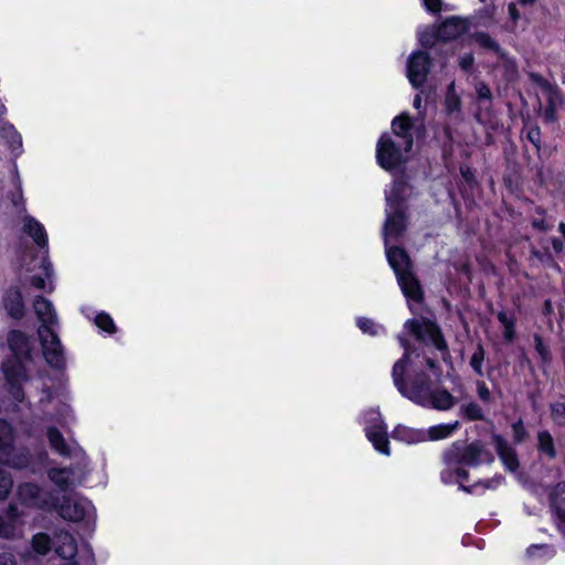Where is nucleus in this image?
<instances>
[{
    "mask_svg": "<svg viewBox=\"0 0 565 565\" xmlns=\"http://www.w3.org/2000/svg\"><path fill=\"white\" fill-rule=\"evenodd\" d=\"M398 341L405 352L392 369V377L397 391L423 407L441 412L451 409L457 404V398L446 388L433 390L431 379L425 372V369H428L439 377L440 371L436 362L430 358H420L411 349L403 335L398 337Z\"/></svg>",
    "mask_w": 565,
    "mask_h": 565,
    "instance_id": "1",
    "label": "nucleus"
},
{
    "mask_svg": "<svg viewBox=\"0 0 565 565\" xmlns=\"http://www.w3.org/2000/svg\"><path fill=\"white\" fill-rule=\"evenodd\" d=\"M490 461H492V457L482 444L471 443L465 445L454 443L443 454L444 469L440 472L441 481L446 484L458 482L459 488L467 493H481L487 489H497L504 480L501 476L476 482L469 487L463 484L469 475L465 469L466 466L477 467L482 462Z\"/></svg>",
    "mask_w": 565,
    "mask_h": 565,
    "instance_id": "2",
    "label": "nucleus"
},
{
    "mask_svg": "<svg viewBox=\"0 0 565 565\" xmlns=\"http://www.w3.org/2000/svg\"><path fill=\"white\" fill-rule=\"evenodd\" d=\"M33 310L41 323L38 329V334L46 362L52 367H64V349L57 333L60 329V320L53 303L50 300L38 296L33 300Z\"/></svg>",
    "mask_w": 565,
    "mask_h": 565,
    "instance_id": "3",
    "label": "nucleus"
},
{
    "mask_svg": "<svg viewBox=\"0 0 565 565\" xmlns=\"http://www.w3.org/2000/svg\"><path fill=\"white\" fill-rule=\"evenodd\" d=\"M8 345L14 358L2 364V371L11 386L10 390L13 398L22 401L23 394L20 384L25 377V371L21 362V356L29 352V341L23 332L13 330L8 334Z\"/></svg>",
    "mask_w": 565,
    "mask_h": 565,
    "instance_id": "4",
    "label": "nucleus"
},
{
    "mask_svg": "<svg viewBox=\"0 0 565 565\" xmlns=\"http://www.w3.org/2000/svg\"><path fill=\"white\" fill-rule=\"evenodd\" d=\"M406 184L402 181H395L390 191L386 192V221L383 228L385 245L390 239L398 238L406 228L404 210L401 205L403 192Z\"/></svg>",
    "mask_w": 565,
    "mask_h": 565,
    "instance_id": "5",
    "label": "nucleus"
},
{
    "mask_svg": "<svg viewBox=\"0 0 565 565\" xmlns=\"http://www.w3.org/2000/svg\"><path fill=\"white\" fill-rule=\"evenodd\" d=\"M404 330L416 340L433 344L437 350L448 355V345L437 324L428 319H411L404 323Z\"/></svg>",
    "mask_w": 565,
    "mask_h": 565,
    "instance_id": "6",
    "label": "nucleus"
},
{
    "mask_svg": "<svg viewBox=\"0 0 565 565\" xmlns=\"http://www.w3.org/2000/svg\"><path fill=\"white\" fill-rule=\"evenodd\" d=\"M57 513L66 521L79 522V521H92L95 519V508L90 501L78 494L64 497L61 503L56 502Z\"/></svg>",
    "mask_w": 565,
    "mask_h": 565,
    "instance_id": "7",
    "label": "nucleus"
},
{
    "mask_svg": "<svg viewBox=\"0 0 565 565\" xmlns=\"http://www.w3.org/2000/svg\"><path fill=\"white\" fill-rule=\"evenodd\" d=\"M408 152L388 135H382L376 148L377 163L387 171L399 168L408 159Z\"/></svg>",
    "mask_w": 565,
    "mask_h": 565,
    "instance_id": "8",
    "label": "nucleus"
},
{
    "mask_svg": "<svg viewBox=\"0 0 565 565\" xmlns=\"http://www.w3.org/2000/svg\"><path fill=\"white\" fill-rule=\"evenodd\" d=\"M365 434L374 448L386 456H390V444L387 429L377 409H370L364 414Z\"/></svg>",
    "mask_w": 565,
    "mask_h": 565,
    "instance_id": "9",
    "label": "nucleus"
},
{
    "mask_svg": "<svg viewBox=\"0 0 565 565\" xmlns=\"http://www.w3.org/2000/svg\"><path fill=\"white\" fill-rule=\"evenodd\" d=\"M12 428L4 422L0 420V462L13 468H23L29 462L28 454L17 451L12 446Z\"/></svg>",
    "mask_w": 565,
    "mask_h": 565,
    "instance_id": "10",
    "label": "nucleus"
},
{
    "mask_svg": "<svg viewBox=\"0 0 565 565\" xmlns=\"http://www.w3.org/2000/svg\"><path fill=\"white\" fill-rule=\"evenodd\" d=\"M18 497L22 504L41 510L56 508V498L51 491H46L33 483H23L18 488Z\"/></svg>",
    "mask_w": 565,
    "mask_h": 565,
    "instance_id": "11",
    "label": "nucleus"
},
{
    "mask_svg": "<svg viewBox=\"0 0 565 565\" xmlns=\"http://www.w3.org/2000/svg\"><path fill=\"white\" fill-rule=\"evenodd\" d=\"M24 521L23 514L13 505L0 514V539L18 540L23 536Z\"/></svg>",
    "mask_w": 565,
    "mask_h": 565,
    "instance_id": "12",
    "label": "nucleus"
},
{
    "mask_svg": "<svg viewBox=\"0 0 565 565\" xmlns=\"http://www.w3.org/2000/svg\"><path fill=\"white\" fill-rule=\"evenodd\" d=\"M430 57L427 53L417 51L411 54L407 62V78L413 87H420L427 78Z\"/></svg>",
    "mask_w": 565,
    "mask_h": 565,
    "instance_id": "13",
    "label": "nucleus"
},
{
    "mask_svg": "<svg viewBox=\"0 0 565 565\" xmlns=\"http://www.w3.org/2000/svg\"><path fill=\"white\" fill-rule=\"evenodd\" d=\"M46 435L51 447L61 456L86 460L83 449L77 445H67L62 434L55 427H49Z\"/></svg>",
    "mask_w": 565,
    "mask_h": 565,
    "instance_id": "14",
    "label": "nucleus"
},
{
    "mask_svg": "<svg viewBox=\"0 0 565 565\" xmlns=\"http://www.w3.org/2000/svg\"><path fill=\"white\" fill-rule=\"evenodd\" d=\"M411 128L412 120L407 115H401L392 121V130L396 137L395 141L399 142L406 151H411L413 148Z\"/></svg>",
    "mask_w": 565,
    "mask_h": 565,
    "instance_id": "15",
    "label": "nucleus"
},
{
    "mask_svg": "<svg viewBox=\"0 0 565 565\" xmlns=\"http://www.w3.org/2000/svg\"><path fill=\"white\" fill-rule=\"evenodd\" d=\"M3 308L13 319H21L24 316V302L21 291L18 288H9L2 297Z\"/></svg>",
    "mask_w": 565,
    "mask_h": 565,
    "instance_id": "16",
    "label": "nucleus"
},
{
    "mask_svg": "<svg viewBox=\"0 0 565 565\" xmlns=\"http://www.w3.org/2000/svg\"><path fill=\"white\" fill-rule=\"evenodd\" d=\"M497 452L503 465L510 471L519 468V459L515 450L499 435L492 437Z\"/></svg>",
    "mask_w": 565,
    "mask_h": 565,
    "instance_id": "17",
    "label": "nucleus"
},
{
    "mask_svg": "<svg viewBox=\"0 0 565 565\" xmlns=\"http://www.w3.org/2000/svg\"><path fill=\"white\" fill-rule=\"evenodd\" d=\"M23 232L28 234L40 248L47 249L46 231L43 224L33 216L25 215L23 217Z\"/></svg>",
    "mask_w": 565,
    "mask_h": 565,
    "instance_id": "18",
    "label": "nucleus"
},
{
    "mask_svg": "<svg viewBox=\"0 0 565 565\" xmlns=\"http://www.w3.org/2000/svg\"><path fill=\"white\" fill-rule=\"evenodd\" d=\"M47 253V250H45ZM40 268L42 269V274L33 275L31 277V285L36 289L45 290L47 292H52L54 289L53 286V268L52 264L49 262L46 254L42 256Z\"/></svg>",
    "mask_w": 565,
    "mask_h": 565,
    "instance_id": "19",
    "label": "nucleus"
},
{
    "mask_svg": "<svg viewBox=\"0 0 565 565\" xmlns=\"http://www.w3.org/2000/svg\"><path fill=\"white\" fill-rule=\"evenodd\" d=\"M396 277L405 297L415 302H419L423 297V291L418 280L415 278L412 270L406 271Z\"/></svg>",
    "mask_w": 565,
    "mask_h": 565,
    "instance_id": "20",
    "label": "nucleus"
},
{
    "mask_svg": "<svg viewBox=\"0 0 565 565\" xmlns=\"http://www.w3.org/2000/svg\"><path fill=\"white\" fill-rule=\"evenodd\" d=\"M386 257L396 276L411 270L409 257L403 248L386 245Z\"/></svg>",
    "mask_w": 565,
    "mask_h": 565,
    "instance_id": "21",
    "label": "nucleus"
},
{
    "mask_svg": "<svg viewBox=\"0 0 565 565\" xmlns=\"http://www.w3.org/2000/svg\"><path fill=\"white\" fill-rule=\"evenodd\" d=\"M56 553L65 559L73 558L77 553V544L68 532L56 533Z\"/></svg>",
    "mask_w": 565,
    "mask_h": 565,
    "instance_id": "22",
    "label": "nucleus"
},
{
    "mask_svg": "<svg viewBox=\"0 0 565 565\" xmlns=\"http://www.w3.org/2000/svg\"><path fill=\"white\" fill-rule=\"evenodd\" d=\"M394 439L407 443L417 444L427 440L425 430L409 428L407 426L398 425L392 434Z\"/></svg>",
    "mask_w": 565,
    "mask_h": 565,
    "instance_id": "23",
    "label": "nucleus"
},
{
    "mask_svg": "<svg viewBox=\"0 0 565 565\" xmlns=\"http://www.w3.org/2000/svg\"><path fill=\"white\" fill-rule=\"evenodd\" d=\"M463 24L456 18L448 19L438 29L436 36L444 41L455 39L463 32Z\"/></svg>",
    "mask_w": 565,
    "mask_h": 565,
    "instance_id": "24",
    "label": "nucleus"
},
{
    "mask_svg": "<svg viewBox=\"0 0 565 565\" xmlns=\"http://www.w3.org/2000/svg\"><path fill=\"white\" fill-rule=\"evenodd\" d=\"M47 476L50 480L61 489H67L72 483L74 471L70 468H52Z\"/></svg>",
    "mask_w": 565,
    "mask_h": 565,
    "instance_id": "25",
    "label": "nucleus"
},
{
    "mask_svg": "<svg viewBox=\"0 0 565 565\" xmlns=\"http://www.w3.org/2000/svg\"><path fill=\"white\" fill-rule=\"evenodd\" d=\"M458 422L452 424H439L431 426L428 430H425L427 440H440L445 439L452 435V433L458 428Z\"/></svg>",
    "mask_w": 565,
    "mask_h": 565,
    "instance_id": "26",
    "label": "nucleus"
},
{
    "mask_svg": "<svg viewBox=\"0 0 565 565\" xmlns=\"http://www.w3.org/2000/svg\"><path fill=\"white\" fill-rule=\"evenodd\" d=\"M552 504L555 508L559 521L565 524V481L554 488Z\"/></svg>",
    "mask_w": 565,
    "mask_h": 565,
    "instance_id": "27",
    "label": "nucleus"
},
{
    "mask_svg": "<svg viewBox=\"0 0 565 565\" xmlns=\"http://www.w3.org/2000/svg\"><path fill=\"white\" fill-rule=\"evenodd\" d=\"M537 449L540 452L547 456L550 459L556 457V449L554 438L547 430L539 431L537 434Z\"/></svg>",
    "mask_w": 565,
    "mask_h": 565,
    "instance_id": "28",
    "label": "nucleus"
},
{
    "mask_svg": "<svg viewBox=\"0 0 565 565\" xmlns=\"http://www.w3.org/2000/svg\"><path fill=\"white\" fill-rule=\"evenodd\" d=\"M0 135L12 150H18L22 146L21 136L19 132L14 129L12 125L4 124L0 129Z\"/></svg>",
    "mask_w": 565,
    "mask_h": 565,
    "instance_id": "29",
    "label": "nucleus"
},
{
    "mask_svg": "<svg viewBox=\"0 0 565 565\" xmlns=\"http://www.w3.org/2000/svg\"><path fill=\"white\" fill-rule=\"evenodd\" d=\"M498 320L503 326V335L504 339L509 342H511L515 337L514 331V319L512 317H509L504 311H500L497 315Z\"/></svg>",
    "mask_w": 565,
    "mask_h": 565,
    "instance_id": "30",
    "label": "nucleus"
},
{
    "mask_svg": "<svg viewBox=\"0 0 565 565\" xmlns=\"http://www.w3.org/2000/svg\"><path fill=\"white\" fill-rule=\"evenodd\" d=\"M32 547L38 554H46L51 548V540L45 533H38L32 537Z\"/></svg>",
    "mask_w": 565,
    "mask_h": 565,
    "instance_id": "31",
    "label": "nucleus"
},
{
    "mask_svg": "<svg viewBox=\"0 0 565 565\" xmlns=\"http://www.w3.org/2000/svg\"><path fill=\"white\" fill-rule=\"evenodd\" d=\"M484 350L481 344L477 345L476 351L471 355L470 359V366L476 372L477 375L482 376L483 375V361H484Z\"/></svg>",
    "mask_w": 565,
    "mask_h": 565,
    "instance_id": "32",
    "label": "nucleus"
},
{
    "mask_svg": "<svg viewBox=\"0 0 565 565\" xmlns=\"http://www.w3.org/2000/svg\"><path fill=\"white\" fill-rule=\"evenodd\" d=\"M475 40L480 46H482L484 49L492 50V51L497 52L499 55H502L498 43L489 34L477 33L475 35Z\"/></svg>",
    "mask_w": 565,
    "mask_h": 565,
    "instance_id": "33",
    "label": "nucleus"
},
{
    "mask_svg": "<svg viewBox=\"0 0 565 565\" xmlns=\"http://www.w3.org/2000/svg\"><path fill=\"white\" fill-rule=\"evenodd\" d=\"M95 324L99 329H102V330H104V331H106L108 333H113L116 330V327H115V323H114L111 317L109 315H107V313H104V312L98 313L95 317Z\"/></svg>",
    "mask_w": 565,
    "mask_h": 565,
    "instance_id": "34",
    "label": "nucleus"
},
{
    "mask_svg": "<svg viewBox=\"0 0 565 565\" xmlns=\"http://www.w3.org/2000/svg\"><path fill=\"white\" fill-rule=\"evenodd\" d=\"M356 324L364 333H369L371 335H376L383 330L381 326L367 318H359L356 320Z\"/></svg>",
    "mask_w": 565,
    "mask_h": 565,
    "instance_id": "35",
    "label": "nucleus"
},
{
    "mask_svg": "<svg viewBox=\"0 0 565 565\" xmlns=\"http://www.w3.org/2000/svg\"><path fill=\"white\" fill-rule=\"evenodd\" d=\"M552 419L561 426L565 425V402H557L551 405Z\"/></svg>",
    "mask_w": 565,
    "mask_h": 565,
    "instance_id": "36",
    "label": "nucleus"
},
{
    "mask_svg": "<svg viewBox=\"0 0 565 565\" xmlns=\"http://www.w3.org/2000/svg\"><path fill=\"white\" fill-rule=\"evenodd\" d=\"M463 415L470 420L482 419L483 413L481 407L476 403H469L462 406Z\"/></svg>",
    "mask_w": 565,
    "mask_h": 565,
    "instance_id": "37",
    "label": "nucleus"
},
{
    "mask_svg": "<svg viewBox=\"0 0 565 565\" xmlns=\"http://www.w3.org/2000/svg\"><path fill=\"white\" fill-rule=\"evenodd\" d=\"M12 484L13 482L11 477L0 469V500H4L8 497Z\"/></svg>",
    "mask_w": 565,
    "mask_h": 565,
    "instance_id": "38",
    "label": "nucleus"
},
{
    "mask_svg": "<svg viewBox=\"0 0 565 565\" xmlns=\"http://www.w3.org/2000/svg\"><path fill=\"white\" fill-rule=\"evenodd\" d=\"M534 344L535 350L539 353L543 363H547L551 360V353L548 349L544 345L543 340L540 334H534Z\"/></svg>",
    "mask_w": 565,
    "mask_h": 565,
    "instance_id": "39",
    "label": "nucleus"
},
{
    "mask_svg": "<svg viewBox=\"0 0 565 565\" xmlns=\"http://www.w3.org/2000/svg\"><path fill=\"white\" fill-rule=\"evenodd\" d=\"M548 94L550 106L545 109L544 116L546 120L553 121L555 119V100L557 99L556 93L552 89V87H546Z\"/></svg>",
    "mask_w": 565,
    "mask_h": 565,
    "instance_id": "40",
    "label": "nucleus"
},
{
    "mask_svg": "<svg viewBox=\"0 0 565 565\" xmlns=\"http://www.w3.org/2000/svg\"><path fill=\"white\" fill-rule=\"evenodd\" d=\"M14 181H15L17 191L14 193H12L11 201H12L13 205L23 207L24 201H23V194H22V186H21V180H20L18 172H15Z\"/></svg>",
    "mask_w": 565,
    "mask_h": 565,
    "instance_id": "41",
    "label": "nucleus"
},
{
    "mask_svg": "<svg viewBox=\"0 0 565 565\" xmlns=\"http://www.w3.org/2000/svg\"><path fill=\"white\" fill-rule=\"evenodd\" d=\"M513 437L516 443H522L527 437V431L524 427L522 419H519L512 425Z\"/></svg>",
    "mask_w": 565,
    "mask_h": 565,
    "instance_id": "42",
    "label": "nucleus"
},
{
    "mask_svg": "<svg viewBox=\"0 0 565 565\" xmlns=\"http://www.w3.org/2000/svg\"><path fill=\"white\" fill-rule=\"evenodd\" d=\"M445 103L448 113H455L460 110L461 100L456 93H451V95H446Z\"/></svg>",
    "mask_w": 565,
    "mask_h": 565,
    "instance_id": "43",
    "label": "nucleus"
},
{
    "mask_svg": "<svg viewBox=\"0 0 565 565\" xmlns=\"http://www.w3.org/2000/svg\"><path fill=\"white\" fill-rule=\"evenodd\" d=\"M476 93H477V96L479 99H486V100L492 99V93H491L490 87L482 82L477 83Z\"/></svg>",
    "mask_w": 565,
    "mask_h": 565,
    "instance_id": "44",
    "label": "nucleus"
},
{
    "mask_svg": "<svg viewBox=\"0 0 565 565\" xmlns=\"http://www.w3.org/2000/svg\"><path fill=\"white\" fill-rule=\"evenodd\" d=\"M477 393H478L479 398L482 402H490L491 393L484 382H482V381L477 382Z\"/></svg>",
    "mask_w": 565,
    "mask_h": 565,
    "instance_id": "45",
    "label": "nucleus"
},
{
    "mask_svg": "<svg viewBox=\"0 0 565 565\" xmlns=\"http://www.w3.org/2000/svg\"><path fill=\"white\" fill-rule=\"evenodd\" d=\"M527 139L535 146L536 149L540 148L541 142V131L537 127H532L527 131Z\"/></svg>",
    "mask_w": 565,
    "mask_h": 565,
    "instance_id": "46",
    "label": "nucleus"
},
{
    "mask_svg": "<svg viewBox=\"0 0 565 565\" xmlns=\"http://www.w3.org/2000/svg\"><path fill=\"white\" fill-rule=\"evenodd\" d=\"M0 565H17V558L12 553H0Z\"/></svg>",
    "mask_w": 565,
    "mask_h": 565,
    "instance_id": "47",
    "label": "nucleus"
},
{
    "mask_svg": "<svg viewBox=\"0 0 565 565\" xmlns=\"http://www.w3.org/2000/svg\"><path fill=\"white\" fill-rule=\"evenodd\" d=\"M473 62H475L473 56L471 54H466V55L460 57L459 66L463 71H468V70H470L472 67Z\"/></svg>",
    "mask_w": 565,
    "mask_h": 565,
    "instance_id": "48",
    "label": "nucleus"
},
{
    "mask_svg": "<svg viewBox=\"0 0 565 565\" xmlns=\"http://www.w3.org/2000/svg\"><path fill=\"white\" fill-rule=\"evenodd\" d=\"M427 10L437 12L440 10V0H423Z\"/></svg>",
    "mask_w": 565,
    "mask_h": 565,
    "instance_id": "49",
    "label": "nucleus"
},
{
    "mask_svg": "<svg viewBox=\"0 0 565 565\" xmlns=\"http://www.w3.org/2000/svg\"><path fill=\"white\" fill-rule=\"evenodd\" d=\"M532 224L533 227L542 232H545L551 227L543 218H535Z\"/></svg>",
    "mask_w": 565,
    "mask_h": 565,
    "instance_id": "50",
    "label": "nucleus"
},
{
    "mask_svg": "<svg viewBox=\"0 0 565 565\" xmlns=\"http://www.w3.org/2000/svg\"><path fill=\"white\" fill-rule=\"evenodd\" d=\"M509 15L513 21H516L520 18L519 11L514 3H510L508 7Z\"/></svg>",
    "mask_w": 565,
    "mask_h": 565,
    "instance_id": "51",
    "label": "nucleus"
},
{
    "mask_svg": "<svg viewBox=\"0 0 565 565\" xmlns=\"http://www.w3.org/2000/svg\"><path fill=\"white\" fill-rule=\"evenodd\" d=\"M413 106L417 109V110H420L422 108V96L419 94H417L414 98V102H413Z\"/></svg>",
    "mask_w": 565,
    "mask_h": 565,
    "instance_id": "52",
    "label": "nucleus"
},
{
    "mask_svg": "<svg viewBox=\"0 0 565 565\" xmlns=\"http://www.w3.org/2000/svg\"><path fill=\"white\" fill-rule=\"evenodd\" d=\"M419 42L425 46L431 45V42L429 41L428 36H426L425 33L419 34Z\"/></svg>",
    "mask_w": 565,
    "mask_h": 565,
    "instance_id": "53",
    "label": "nucleus"
},
{
    "mask_svg": "<svg viewBox=\"0 0 565 565\" xmlns=\"http://www.w3.org/2000/svg\"><path fill=\"white\" fill-rule=\"evenodd\" d=\"M451 93H456L455 92V83L454 82L449 85L448 90H447V95H451Z\"/></svg>",
    "mask_w": 565,
    "mask_h": 565,
    "instance_id": "54",
    "label": "nucleus"
},
{
    "mask_svg": "<svg viewBox=\"0 0 565 565\" xmlns=\"http://www.w3.org/2000/svg\"><path fill=\"white\" fill-rule=\"evenodd\" d=\"M559 231H561V233H562V234L564 235V237H565V224H564V223H561V224H559Z\"/></svg>",
    "mask_w": 565,
    "mask_h": 565,
    "instance_id": "55",
    "label": "nucleus"
},
{
    "mask_svg": "<svg viewBox=\"0 0 565 565\" xmlns=\"http://www.w3.org/2000/svg\"><path fill=\"white\" fill-rule=\"evenodd\" d=\"M553 245H554V248H555V249H561V243H559L558 241H556V239H555V241L553 242Z\"/></svg>",
    "mask_w": 565,
    "mask_h": 565,
    "instance_id": "56",
    "label": "nucleus"
},
{
    "mask_svg": "<svg viewBox=\"0 0 565 565\" xmlns=\"http://www.w3.org/2000/svg\"><path fill=\"white\" fill-rule=\"evenodd\" d=\"M92 559V551H87V561L85 562V565L88 564V561Z\"/></svg>",
    "mask_w": 565,
    "mask_h": 565,
    "instance_id": "57",
    "label": "nucleus"
},
{
    "mask_svg": "<svg viewBox=\"0 0 565 565\" xmlns=\"http://www.w3.org/2000/svg\"><path fill=\"white\" fill-rule=\"evenodd\" d=\"M533 1H534V0H520V2H521L522 4H530V3H532Z\"/></svg>",
    "mask_w": 565,
    "mask_h": 565,
    "instance_id": "58",
    "label": "nucleus"
},
{
    "mask_svg": "<svg viewBox=\"0 0 565 565\" xmlns=\"http://www.w3.org/2000/svg\"><path fill=\"white\" fill-rule=\"evenodd\" d=\"M67 565H78V564L76 562H72V563H70Z\"/></svg>",
    "mask_w": 565,
    "mask_h": 565,
    "instance_id": "59",
    "label": "nucleus"
},
{
    "mask_svg": "<svg viewBox=\"0 0 565 565\" xmlns=\"http://www.w3.org/2000/svg\"><path fill=\"white\" fill-rule=\"evenodd\" d=\"M481 2H486V0H480Z\"/></svg>",
    "mask_w": 565,
    "mask_h": 565,
    "instance_id": "60",
    "label": "nucleus"
}]
</instances>
